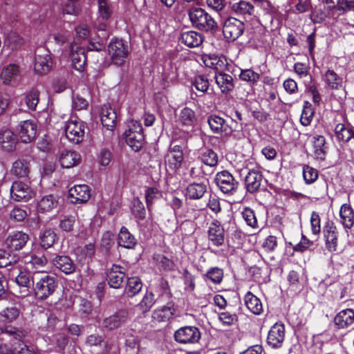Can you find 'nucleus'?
I'll use <instances>...</instances> for the list:
<instances>
[{"label": "nucleus", "instance_id": "2eb2a0df", "mask_svg": "<svg viewBox=\"0 0 354 354\" xmlns=\"http://www.w3.org/2000/svg\"><path fill=\"white\" fill-rule=\"evenodd\" d=\"M17 132L21 142L30 143L36 137L37 124L32 120L21 121L18 125Z\"/></svg>", "mask_w": 354, "mask_h": 354}, {"label": "nucleus", "instance_id": "79ce46f5", "mask_svg": "<svg viewBox=\"0 0 354 354\" xmlns=\"http://www.w3.org/2000/svg\"><path fill=\"white\" fill-rule=\"evenodd\" d=\"M247 308L254 315H260L263 310L261 300L251 292H248L244 297Z\"/></svg>", "mask_w": 354, "mask_h": 354}, {"label": "nucleus", "instance_id": "473e14b6", "mask_svg": "<svg viewBox=\"0 0 354 354\" xmlns=\"http://www.w3.org/2000/svg\"><path fill=\"white\" fill-rule=\"evenodd\" d=\"M324 81L329 89L339 90L344 88L345 81L344 77L337 75L333 70H328L326 72Z\"/></svg>", "mask_w": 354, "mask_h": 354}, {"label": "nucleus", "instance_id": "bf43d9fd", "mask_svg": "<svg viewBox=\"0 0 354 354\" xmlns=\"http://www.w3.org/2000/svg\"><path fill=\"white\" fill-rule=\"evenodd\" d=\"M95 253V245L93 243H88L82 248L76 250V254L80 261L91 259Z\"/></svg>", "mask_w": 354, "mask_h": 354}, {"label": "nucleus", "instance_id": "c03bdc74", "mask_svg": "<svg viewBox=\"0 0 354 354\" xmlns=\"http://www.w3.org/2000/svg\"><path fill=\"white\" fill-rule=\"evenodd\" d=\"M58 200L56 196L49 194L43 196L37 204V209L39 212H48L57 207Z\"/></svg>", "mask_w": 354, "mask_h": 354}, {"label": "nucleus", "instance_id": "4be33fe9", "mask_svg": "<svg viewBox=\"0 0 354 354\" xmlns=\"http://www.w3.org/2000/svg\"><path fill=\"white\" fill-rule=\"evenodd\" d=\"M263 175L257 167L249 169L245 177V185L248 192L254 193L257 192L262 183Z\"/></svg>", "mask_w": 354, "mask_h": 354}, {"label": "nucleus", "instance_id": "aec40b11", "mask_svg": "<svg viewBox=\"0 0 354 354\" xmlns=\"http://www.w3.org/2000/svg\"><path fill=\"white\" fill-rule=\"evenodd\" d=\"M91 197L89 187L86 185H77L68 190V199L72 203H84Z\"/></svg>", "mask_w": 354, "mask_h": 354}, {"label": "nucleus", "instance_id": "5701e85b", "mask_svg": "<svg viewBox=\"0 0 354 354\" xmlns=\"http://www.w3.org/2000/svg\"><path fill=\"white\" fill-rule=\"evenodd\" d=\"M71 58L73 68L78 71H82L86 60L84 48L75 43L71 44Z\"/></svg>", "mask_w": 354, "mask_h": 354}, {"label": "nucleus", "instance_id": "7c9ffc66", "mask_svg": "<svg viewBox=\"0 0 354 354\" xmlns=\"http://www.w3.org/2000/svg\"><path fill=\"white\" fill-rule=\"evenodd\" d=\"M354 322V311L347 308L339 312L334 317V324L338 328H346Z\"/></svg>", "mask_w": 354, "mask_h": 354}, {"label": "nucleus", "instance_id": "f03ea898", "mask_svg": "<svg viewBox=\"0 0 354 354\" xmlns=\"http://www.w3.org/2000/svg\"><path fill=\"white\" fill-rule=\"evenodd\" d=\"M188 15L192 25L201 30H212L216 24L214 19L205 10L192 7L188 10Z\"/></svg>", "mask_w": 354, "mask_h": 354}, {"label": "nucleus", "instance_id": "f257e3e1", "mask_svg": "<svg viewBox=\"0 0 354 354\" xmlns=\"http://www.w3.org/2000/svg\"><path fill=\"white\" fill-rule=\"evenodd\" d=\"M33 290L37 297L41 299L47 298L52 295L57 283L55 277L43 271H36L32 274Z\"/></svg>", "mask_w": 354, "mask_h": 354}, {"label": "nucleus", "instance_id": "69168bd1", "mask_svg": "<svg viewBox=\"0 0 354 354\" xmlns=\"http://www.w3.org/2000/svg\"><path fill=\"white\" fill-rule=\"evenodd\" d=\"M88 106V102L80 95L74 94L72 97V109L75 111H81L86 109Z\"/></svg>", "mask_w": 354, "mask_h": 354}, {"label": "nucleus", "instance_id": "a211bd4d", "mask_svg": "<svg viewBox=\"0 0 354 354\" xmlns=\"http://www.w3.org/2000/svg\"><path fill=\"white\" fill-rule=\"evenodd\" d=\"M129 314L126 310H119L115 314L106 317L102 322V326L106 330H113L126 323Z\"/></svg>", "mask_w": 354, "mask_h": 354}, {"label": "nucleus", "instance_id": "ea45409f", "mask_svg": "<svg viewBox=\"0 0 354 354\" xmlns=\"http://www.w3.org/2000/svg\"><path fill=\"white\" fill-rule=\"evenodd\" d=\"M116 113L111 107L104 106L101 111V122L107 130L113 131L116 124Z\"/></svg>", "mask_w": 354, "mask_h": 354}, {"label": "nucleus", "instance_id": "7ed1b4c3", "mask_svg": "<svg viewBox=\"0 0 354 354\" xmlns=\"http://www.w3.org/2000/svg\"><path fill=\"white\" fill-rule=\"evenodd\" d=\"M207 123L213 133L224 136H232L238 126V123L234 119H232L231 123H229L224 118L216 114L209 115Z\"/></svg>", "mask_w": 354, "mask_h": 354}, {"label": "nucleus", "instance_id": "052dcab7", "mask_svg": "<svg viewBox=\"0 0 354 354\" xmlns=\"http://www.w3.org/2000/svg\"><path fill=\"white\" fill-rule=\"evenodd\" d=\"M162 196L161 192L156 187H149L145 189V200L147 207L150 209L153 201Z\"/></svg>", "mask_w": 354, "mask_h": 354}, {"label": "nucleus", "instance_id": "bb28decb", "mask_svg": "<svg viewBox=\"0 0 354 354\" xmlns=\"http://www.w3.org/2000/svg\"><path fill=\"white\" fill-rule=\"evenodd\" d=\"M340 223L346 232L354 225V210L347 203L342 205L339 209Z\"/></svg>", "mask_w": 354, "mask_h": 354}, {"label": "nucleus", "instance_id": "a878e982", "mask_svg": "<svg viewBox=\"0 0 354 354\" xmlns=\"http://www.w3.org/2000/svg\"><path fill=\"white\" fill-rule=\"evenodd\" d=\"M176 309L171 302L155 309L152 313V318L159 322H165L170 320L175 315Z\"/></svg>", "mask_w": 354, "mask_h": 354}, {"label": "nucleus", "instance_id": "b1692460", "mask_svg": "<svg viewBox=\"0 0 354 354\" xmlns=\"http://www.w3.org/2000/svg\"><path fill=\"white\" fill-rule=\"evenodd\" d=\"M124 277L123 268L118 265H113L109 270L106 280L111 288H119L124 281Z\"/></svg>", "mask_w": 354, "mask_h": 354}, {"label": "nucleus", "instance_id": "412c9836", "mask_svg": "<svg viewBox=\"0 0 354 354\" xmlns=\"http://www.w3.org/2000/svg\"><path fill=\"white\" fill-rule=\"evenodd\" d=\"M201 59L205 66L217 71H223L227 67V59L223 55L216 54H203Z\"/></svg>", "mask_w": 354, "mask_h": 354}, {"label": "nucleus", "instance_id": "4d7b16f0", "mask_svg": "<svg viewBox=\"0 0 354 354\" xmlns=\"http://www.w3.org/2000/svg\"><path fill=\"white\" fill-rule=\"evenodd\" d=\"M75 221L76 217L74 215H64L60 217L59 226L64 232H71Z\"/></svg>", "mask_w": 354, "mask_h": 354}, {"label": "nucleus", "instance_id": "5fc2aeb1", "mask_svg": "<svg viewBox=\"0 0 354 354\" xmlns=\"http://www.w3.org/2000/svg\"><path fill=\"white\" fill-rule=\"evenodd\" d=\"M201 161L206 165L214 167L218 163L217 154L212 149H205L201 154Z\"/></svg>", "mask_w": 354, "mask_h": 354}, {"label": "nucleus", "instance_id": "49530a36", "mask_svg": "<svg viewBox=\"0 0 354 354\" xmlns=\"http://www.w3.org/2000/svg\"><path fill=\"white\" fill-rule=\"evenodd\" d=\"M57 239V234L50 228L44 230L39 235L40 245L44 249L51 248Z\"/></svg>", "mask_w": 354, "mask_h": 354}, {"label": "nucleus", "instance_id": "72a5a7b5", "mask_svg": "<svg viewBox=\"0 0 354 354\" xmlns=\"http://www.w3.org/2000/svg\"><path fill=\"white\" fill-rule=\"evenodd\" d=\"M30 170V162L26 158H19L12 163L10 173L17 178H26L28 176Z\"/></svg>", "mask_w": 354, "mask_h": 354}, {"label": "nucleus", "instance_id": "9b49d317", "mask_svg": "<svg viewBox=\"0 0 354 354\" xmlns=\"http://www.w3.org/2000/svg\"><path fill=\"white\" fill-rule=\"evenodd\" d=\"M174 338L180 344H194L200 339L201 332L195 326L181 327L175 332Z\"/></svg>", "mask_w": 354, "mask_h": 354}, {"label": "nucleus", "instance_id": "dca6fc26", "mask_svg": "<svg viewBox=\"0 0 354 354\" xmlns=\"http://www.w3.org/2000/svg\"><path fill=\"white\" fill-rule=\"evenodd\" d=\"M29 240L28 234L22 231L10 232L6 239L5 244L11 251L22 249Z\"/></svg>", "mask_w": 354, "mask_h": 354}, {"label": "nucleus", "instance_id": "e433bc0d", "mask_svg": "<svg viewBox=\"0 0 354 354\" xmlns=\"http://www.w3.org/2000/svg\"><path fill=\"white\" fill-rule=\"evenodd\" d=\"M214 78L222 93H228L233 89V78L230 75L225 73L223 71H217Z\"/></svg>", "mask_w": 354, "mask_h": 354}, {"label": "nucleus", "instance_id": "774afa93", "mask_svg": "<svg viewBox=\"0 0 354 354\" xmlns=\"http://www.w3.org/2000/svg\"><path fill=\"white\" fill-rule=\"evenodd\" d=\"M111 159L112 153L109 149L103 148L100 150L97 156V160L101 167H107L111 162Z\"/></svg>", "mask_w": 354, "mask_h": 354}, {"label": "nucleus", "instance_id": "37998d69", "mask_svg": "<svg viewBox=\"0 0 354 354\" xmlns=\"http://www.w3.org/2000/svg\"><path fill=\"white\" fill-rule=\"evenodd\" d=\"M127 144L135 151H139L145 140L143 133H124Z\"/></svg>", "mask_w": 354, "mask_h": 354}, {"label": "nucleus", "instance_id": "9d476101", "mask_svg": "<svg viewBox=\"0 0 354 354\" xmlns=\"http://www.w3.org/2000/svg\"><path fill=\"white\" fill-rule=\"evenodd\" d=\"M215 181L220 190L225 194H233L239 185V183L227 171L218 172L216 175Z\"/></svg>", "mask_w": 354, "mask_h": 354}, {"label": "nucleus", "instance_id": "603ef678", "mask_svg": "<svg viewBox=\"0 0 354 354\" xmlns=\"http://www.w3.org/2000/svg\"><path fill=\"white\" fill-rule=\"evenodd\" d=\"M154 304V295L151 292H147L142 299L137 305V308H138L142 313H145L150 310Z\"/></svg>", "mask_w": 354, "mask_h": 354}, {"label": "nucleus", "instance_id": "864d4df0", "mask_svg": "<svg viewBox=\"0 0 354 354\" xmlns=\"http://www.w3.org/2000/svg\"><path fill=\"white\" fill-rule=\"evenodd\" d=\"M24 263H26L28 268L39 269L43 268L46 264L47 259L44 255H31L30 257H26Z\"/></svg>", "mask_w": 354, "mask_h": 354}, {"label": "nucleus", "instance_id": "680f3d73", "mask_svg": "<svg viewBox=\"0 0 354 354\" xmlns=\"http://www.w3.org/2000/svg\"><path fill=\"white\" fill-rule=\"evenodd\" d=\"M303 177L306 184H312L317 179L318 171L308 165H304L303 167Z\"/></svg>", "mask_w": 354, "mask_h": 354}, {"label": "nucleus", "instance_id": "a19ab883", "mask_svg": "<svg viewBox=\"0 0 354 354\" xmlns=\"http://www.w3.org/2000/svg\"><path fill=\"white\" fill-rule=\"evenodd\" d=\"M180 41L189 48H195L202 44L203 37L200 33L190 30L183 32Z\"/></svg>", "mask_w": 354, "mask_h": 354}, {"label": "nucleus", "instance_id": "de8ad7c7", "mask_svg": "<svg viewBox=\"0 0 354 354\" xmlns=\"http://www.w3.org/2000/svg\"><path fill=\"white\" fill-rule=\"evenodd\" d=\"M19 66L16 64H10L3 68L1 77L3 83L8 84L15 81L19 75Z\"/></svg>", "mask_w": 354, "mask_h": 354}, {"label": "nucleus", "instance_id": "4c0bfd02", "mask_svg": "<svg viewBox=\"0 0 354 354\" xmlns=\"http://www.w3.org/2000/svg\"><path fill=\"white\" fill-rule=\"evenodd\" d=\"M207 191V185L205 183H190L186 188L185 196L189 199H200Z\"/></svg>", "mask_w": 354, "mask_h": 354}, {"label": "nucleus", "instance_id": "423d86ee", "mask_svg": "<svg viewBox=\"0 0 354 354\" xmlns=\"http://www.w3.org/2000/svg\"><path fill=\"white\" fill-rule=\"evenodd\" d=\"M178 121L183 131V138L188 139L192 136L196 122L194 111L188 107L183 108L180 112Z\"/></svg>", "mask_w": 354, "mask_h": 354}, {"label": "nucleus", "instance_id": "393cba45", "mask_svg": "<svg viewBox=\"0 0 354 354\" xmlns=\"http://www.w3.org/2000/svg\"><path fill=\"white\" fill-rule=\"evenodd\" d=\"M59 161L63 168H71L77 165L81 161L80 154L74 150H64L59 156Z\"/></svg>", "mask_w": 354, "mask_h": 354}, {"label": "nucleus", "instance_id": "6ab92c4d", "mask_svg": "<svg viewBox=\"0 0 354 354\" xmlns=\"http://www.w3.org/2000/svg\"><path fill=\"white\" fill-rule=\"evenodd\" d=\"M285 337V327L282 324L276 323L273 325L268 335L267 343L273 348L282 346Z\"/></svg>", "mask_w": 354, "mask_h": 354}, {"label": "nucleus", "instance_id": "09e8293b", "mask_svg": "<svg viewBox=\"0 0 354 354\" xmlns=\"http://www.w3.org/2000/svg\"><path fill=\"white\" fill-rule=\"evenodd\" d=\"M335 135L339 142H347L354 136V132L345 124L339 123L335 127Z\"/></svg>", "mask_w": 354, "mask_h": 354}, {"label": "nucleus", "instance_id": "2f4dec72", "mask_svg": "<svg viewBox=\"0 0 354 354\" xmlns=\"http://www.w3.org/2000/svg\"><path fill=\"white\" fill-rule=\"evenodd\" d=\"M52 262L56 268L66 274H71L75 270V266L73 260L68 256L57 255Z\"/></svg>", "mask_w": 354, "mask_h": 354}, {"label": "nucleus", "instance_id": "8fccbe9b", "mask_svg": "<svg viewBox=\"0 0 354 354\" xmlns=\"http://www.w3.org/2000/svg\"><path fill=\"white\" fill-rule=\"evenodd\" d=\"M142 283L138 277H130L127 280L125 292L129 297H133L142 290Z\"/></svg>", "mask_w": 354, "mask_h": 354}, {"label": "nucleus", "instance_id": "ddd939ff", "mask_svg": "<svg viewBox=\"0 0 354 354\" xmlns=\"http://www.w3.org/2000/svg\"><path fill=\"white\" fill-rule=\"evenodd\" d=\"M184 159L183 151L180 145L171 146L165 157L167 167L172 171L180 168Z\"/></svg>", "mask_w": 354, "mask_h": 354}, {"label": "nucleus", "instance_id": "f8f14e48", "mask_svg": "<svg viewBox=\"0 0 354 354\" xmlns=\"http://www.w3.org/2000/svg\"><path fill=\"white\" fill-rule=\"evenodd\" d=\"M97 20L99 24L95 25L98 30L106 29V22L110 19L113 13V6L109 0H97Z\"/></svg>", "mask_w": 354, "mask_h": 354}, {"label": "nucleus", "instance_id": "a18cd8bd", "mask_svg": "<svg viewBox=\"0 0 354 354\" xmlns=\"http://www.w3.org/2000/svg\"><path fill=\"white\" fill-rule=\"evenodd\" d=\"M20 315V310L16 306L7 307L0 312V324H8L15 321Z\"/></svg>", "mask_w": 354, "mask_h": 354}, {"label": "nucleus", "instance_id": "20e7f679", "mask_svg": "<svg viewBox=\"0 0 354 354\" xmlns=\"http://www.w3.org/2000/svg\"><path fill=\"white\" fill-rule=\"evenodd\" d=\"M23 263L22 261H15L11 270L12 275L17 273L15 277V281L21 289V295L25 297L30 292V289L31 287H33L34 283L32 275H31L30 272L26 270H21Z\"/></svg>", "mask_w": 354, "mask_h": 354}, {"label": "nucleus", "instance_id": "f3484780", "mask_svg": "<svg viewBox=\"0 0 354 354\" xmlns=\"http://www.w3.org/2000/svg\"><path fill=\"white\" fill-rule=\"evenodd\" d=\"M208 240L215 246H221L225 242V230L221 222L214 220L207 231Z\"/></svg>", "mask_w": 354, "mask_h": 354}, {"label": "nucleus", "instance_id": "cd10ccee", "mask_svg": "<svg viewBox=\"0 0 354 354\" xmlns=\"http://www.w3.org/2000/svg\"><path fill=\"white\" fill-rule=\"evenodd\" d=\"M52 64L49 53L44 50L43 53L36 55L34 68L38 74H45L51 69Z\"/></svg>", "mask_w": 354, "mask_h": 354}, {"label": "nucleus", "instance_id": "e2e57ef3", "mask_svg": "<svg viewBox=\"0 0 354 354\" xmlns=\"http://www.w3.org/2000/svg\"><path fill=\"white\" fill-rule=\"evenodd\" d=\"M126 352L127 354H137L139 351V342L137 337L131 335L125 341Z\"/></svg>", "mask_w": 354, "mask_h": 354}, {"label": "nucleus", "instance_id": "6e6d98bb", "mask_svg": "<svg viewBox=\"0 0 354 354\" xmlns=\"http://www.w3.org/2000/svg\"><path fill=\"white\" fill-rule=\"evenodd\" d=\"M50 342L58 351H62L66 346L68 339L66 334L59 333L55 334L52 338L50 339Z\"/></svg>", "mask_w": 354, "mask_h": 354}, {"label": "nucleus", "instance_id": "f704fd0d", "mask_svg": "<svg viewBox=\"0 0 354 354\" xmlns=\"http://www.w3.org/2000/svg\"><path fill=\"white\" fill-rule=\"evenodd\" d=\"M39 93L37 89H31L27 92L20 102L21 109L26 108L29 111H35L39 101Z\"/></svg>", "mask_w": 354, "mask_h": 354}, {"label": "nucleus", "instance_id": "c756f323", "mask_svg": "<svg viewBox=\"0 0 354 354\" xmlns=\"http://www.w3.org/2000/svg\"><path fill=\"white\" fill-rule=\"evenodd\" d=\"M232 12L244 19L250 18L254 15V8L252 3L246 1L234 2L231 5Z\"/></svg>", "mask_w": 354, "mask_h": 354}, {"label": "nucleus", "instance_id": "58836bf2", "mask_svg": "<svg viewBox=\"0 0 354 354\" xmlns=\"http://www.w3.org/2000/svg\"><path fill=\"white\" fill-rule=\"evenodd\" d=\"M313 153L315 158L319 160H324L326 156V140L324 136L315 135L312 138Z\"/></svg>", "mask_w": 354, "mask_h": 354}, {"label": "nucleus", "instance_id": "0e129e2a", "mask_svg": "<svg viewBox=\"0 0 354 354\" xmlns=\"http://www.w3.org/2000/svg\"><path fill=\"white\" fill-rule=\"evenodd\" d=\"M239 77L243 81L254 84L259 81L260 75L251 69H245L241 71Z\"/></svg>", "mask_w": 354, "mask_h": 354}, {"label": "nucleus", "instance_id": "c9c22d12", "mask_svg": "<svg viewBox=\"0 0 354 354\" xmlns=\"http://www.w3.org/2000/svg\"><path fill=\"white\" fill-rule=\"evenodd\" d=\"M118 243L121 247L133 249L137 244V240L126 227H122L118 235Z\"/></svg>", "mask_w": 354, "mask_h": 354}, {"label": "nucleus", "instance_id": "c85d7f7f", "mask_svg": "<svg viewBox=\"0 0 354 354\" xmlns=\"http://www.w3.org/2000/svg\"><path fill=\"white\" fill-rule=\"evenodd\" d=\"M17 138L14 132L6 127L0 129V146L6 151H11L15 149Z\"/></svg>", "mask_w": 354, "mask_h": 354}, {"label": "nucleus", "instance_id": "13d9d810", "mask_svg": "<svg viewBox=\"0 0 354 354\" xmlns=\"http://www.w3.org/2000/svg\"><path fill=\"white\" fill-rule=\"evenodd\" d=\"M242 217L248 225L252 228H257L258 222L253 209L250 207H245L242 211Z\"/></svg>", "mask_w": 354, "mask_h": 354}, {"label": "nucleus", "instance_id": "3c124183", "mask_svg": "<svg viewBox=\"0 0 354 354\" xmlns=\"http://www.w3.org/2000/svg\"><path fill=\"white\" fill-rule=\"evenodd\" d=\"M314 115V110L312 104L305 101L303 105V110L300 117L301 124L304 126H308L310 124Z\"/></svg>", "mask_w": 354, "mask_h": 354}, {"label": "nucleus", "instance_id": "6e6552de", "mask_svg": "<svg viewBox=\"0 0 354 354\" xmlns=\"http://www.w3.org/2000/svg\"><path fill=\"white\" fill-rule=\"evenodd\" d=\"M244 30V24L235 17H229L223 23V33L228 40H236L243 33Z\"/></svg>", "mask_w": 354, "mask_h": 354}, {"label": "nucleus", "instance_id": "1a4fd4ad", "mask_svg": "<svg viewBox=\"0 0 354 354\" xmlns=\"http://www.w3.org/2000/svg\"><path fill=\"white\" fill-rule=\"evenodd\" d=\"M325 247L330 252H335L338 249L339 231L335 223L328 221L323 228Z\"/></svg>", "mask_w": 354, "mask_h": 354}, {"label": "nucleus", "instance_id": "338daca9", "mask_svg": "<svg viewBox=\"0 0 354 354\" xmlns=\"http://www.w3.org/2000/svg\"><path fill=\"white\" fill-rule=\"evenodd\" d=\"M15 346L14 354H38L37 349L33 346H27L24 342L19 341Z\"/></svg>", "mask_w": 354, "mask_h": 354}, {"label": "nucleus", "instance_id": "39448f33", "mask_svg": "<svg viewBox=\"0 0 354 354\" xmlns=\"http://www.w3.org/2000/svg\"><path fill=\"white\" fill-rule=\"evenodd\" d=\"M86 124L77 118H70L65 124V134L68 140L73 143L81 142L84 137Z\"/></svg>", "mask_w": 354, "mask_h": 354}, {"label": "nucleus", "instance_id": "0eeeda50", "mask_svg": "<svg viewBox=\"0 0 354 354\" xmlns=\"http://www.w3.org/2000/svg\"><path fill=\"white\" fill-rule=\"evenodd\" d=\"M108 52L112 62L115 65H121L128 55V47L122 39H112L108 46Z\"/></svg>", "mask_w": 354, "mask_h": 354}, {"label": "nucleus", "instance_id": "4468645a", "mask_svg": "<svg viewBox=\"0 0 354 354\" xmlns=\"http://www.w3.org/2000/svg\"><path fill=\"white\" fill-rule=\"evenodd\" d=\"M10 196L16 201H28L32 198L34 192L30 187L21 181H15L10 188Z\"/></svg>", "mask_w": 354, "mask_h": 354}]
</instances>
